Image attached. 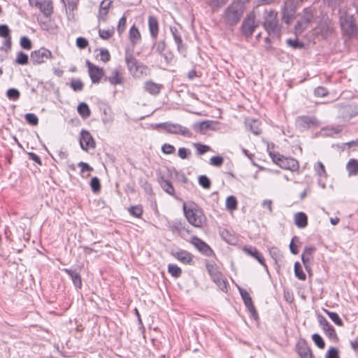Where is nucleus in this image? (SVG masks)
<instances>
[{"mask_svg":"<svg viewBox=\"0 0 358 358\" xmlns=\"http://www.w3.org/2000/svg\"><path fill=\"white\" fill-rule=\"evenodd\" d=\"M294 13V12L292 8L289 9L287 7H284L282 10V18L287 24H289L293 20Z\"/></svg>","mask_w":358,"mask_h":358,"instance_id":"nucleus-34","label":"nucleus"},{"mask_svg":"<svg viewBox=\"0 0 358 358\" xmlns=\"http://www.w3.org/2000/svg\"><path fill=\"white\" fill-rule=\"evenodd\" d=\"M105 80L109 82L111 85H122L125 82L124 73L120 67H116L110 71L108 76L105 77Z\"/></svg>","mask_w":358,"mask_h":358,"instance_id":"nucleus-11","label":"nucleus"},{"mask_svg":"<svg viewBox=\"0 0 358 358\" xmlns=\"http://www.w3.org/2000/svg\"><path fill=\"white\" fill-rule=\"evenodd\" d=\"M346 170L349 176H355L358 174V160L350 159L346 164Z\"/></svg>","mask_w":358,"mask_h":358,"instance_id":"nucleus-30","label":"nucleus"},{"mask_svg":"<svg viewBox=\"0 0 358 358\" xmlns=\"http://www.w3.org/2000/svg\"><path fill=\"white\" fill-rule=\"evenodd\" d=\"M171 32L175 41V43L177 45L178 52L180 53H185L186 51V48L182 43V40L179 31L176 27H171Z\"/></svg>","mask_w":358,"mask_h":358,"instance_id":"nucleus-25","label":"nucleus"},{"mask_svg":"<svg viewBox=\"0 0 358 358\" xmlns=\"http://www.w3.org/2000/svg\"><path fill=\"white\" fill-rule=\"evenodd\" d=\"M312 339L315 344L320 349H323L325 346L324 341L321 336L318 334H313L312 335Z\"/></svg>","mask_w":358,"mask_h":358,"instance_id":"nucleus-50","label":"nucleus"},{"mask_svg":"<svg viewBox=\"0 0 358 358\" xmlns=\"http://www.w3.org/2000/svg\"><path fill=\"white\" fill-rule=\"evenodd\" d=\"M326 358H339L338 350L334 347L330 348L326 354Z\"/></svg>","mask_w":358,"mask_h":358,"instance_id":"nucleus-63","label":"nucleus"},{"mask_svg":"<svg viewBox=\"0 0 358 358\" xmlns=\"http://www.w3.org/2000/svg\"><path fill=\"white\" fill-rule=\"evenodd\" d=\"M29 3L31 6L37 8L46 17H50L53 13L52 0H29Z\"/></svg>","mask_w":358,"mask_h":358,"instance_id":"nucleus-9","label":"nucleus"},{"mask_svg":"<svg viewBox=\"0 0 358 358\" xmlns=\"http://www.w3.org/2000/svg\"><path fill=\"white\" fill-rule=\"evenodd\" d=\"M243 252L255 258V259H257L259 264H261L264 267V268L268 271V267H267V265L265 264L264 262V257L262 256V255L257 250L256 248L253 247V246H245L243 248Z\"/></svg>","mask_w":358,"mask_h":358,"instance_id":"nucleus-21","label":"nucleus"},{"mask_svg":"<svg viewBox=\"0 0 358 358\" xmlns=\"http://www.w3.org/2000/svg\"><path fill=\"white\" fill-rule=\"evenodd\" d=\"M270 156L273 161L280 168L291 171H296L299 168V162L292 157H286L278 153H270Z\"/></svg>","mask_w":358,"mask_h":358,"instance_id":"nucleus-6","label":"nucleus"},{"mask_svg":"<svg viewBox=\"0 0 358 358\" xmlns=\"http://www.w3.org/2000/svg\"><path fill=\"white\" fill-rule=\"evenodd\" d=\"M71 87L76 92L81 91L83 89V84L80 80L73 79L71 82Z\"/></svg>","mask_w":358,"mask_h":358,"instance_id":"nucleus-56","label":"nucleus"},{"mask_svg":"<svg viewBox=\"0 0 358 358\" xmlns=\"http://www.w3.org/2000/svg\"><path fill=\"white\" fill-rule=\"evenodd\" d=\"M125 63L129 73L134 78H141L147 75L148 67L139 62L134 56L133 53L127 50L125 52Z\"/></svg>","mask_w":358,"mask_h":358,"instance_id":"nucleus-1","label":"nucleus"},{"mask_svg":"<svg viewBox=\"0 0 358 358\" xmlns=\"http://www.w3.org/2000/svg\"><path fill=\"white\" fill-rule=\"evenodd\" d=\"M296 348L299 358H313L311 350L305 340L299 341Z\"/></svg>","mask_w":358,"mask_h":358,"instance_id":"nucleus-19","label":"nucleus"},{"mask_svg":"<svg viewBox=\"0 0 358 358\" xmlns=\"http://www.w3.org/2000/svg\"><path fill=\"white\" fill-rule=\"evenodd\" d=\"M229 0H208V5L211 7L213 12L217 11L220 7L224 6Z\"/></svg>","mask_w":358,"mask_h":358,"instance_id":"nucleus-42","label":"nucleus"},{"mask_svg":"<svg viewBox=\"0 0 358 358\" xmlns=\"http://www.w3.org/2000/svg\"><path fill=\"white\" fill-rule=\"evenodd\" d=\"M250 130L255 134L259 135L262 133V129L259 127V122L257 120H250L248 122Z\"/></svg>","mask_w":358,"mask_h":358,"instance_id":"nucleus-40","label":"nucleus"},{"mask_svg":"<svg viewBox=\"0 0 358 358\" xmlns=\"http://www.w3.org/2000/svg\"><path fill=\"white\" fill-rule=\"evenodd\" d=\"M226 208L230 210H234L237 208V201L235 196H229L227 198Z\"/></svg>","mask_w":358,"mask_h":358,"instance_id":"nucleus-48","label":"nucleus"},{"mask_svg":"<svg viewBox=\"0 0 358 358\" xmlns=\"http://www.w3.org/2000/svg\"><path fill=\"white\" fill-rule=\"evenodd\" d=\"M126 22H127V17L125 15H123L119 20L117 30L119 34V35L122 34V33L125 30L126 27Z\"/></svg>","mask_w":358,"mask_h":358,"instance_id":"nucleus-55","label":"nucleus"},{"mask_svg":"<svg viewBox=\"0 0 358 358\" xmlns=\"http://www.w3.org/2000/svg\"><path fill=\"white\" fill-rule=\"evenodd\" d=\"M264 22V27L269 35L273 34L279 37L280 34V26L277 19L278 13L273 10L266 11Z\"/></svg>","mask_w":358,"mask_h":358,"instance_id":"nucleus-4","label":"nucleus"},{"mask_svg":"<svg viewBox=\"0 0 358 358\" xmlns=\"http://www.w3.org/2000/svg\"><path fill=\"white\" fill-rule=\"evenodd\" d=\"M63 271L71 277L73 283L76 287L79 289L81 288L82 280L80 275L78 273L69 268H64Z\"/></svg>","mask_w":358,"mask_h":358,"instance_id":"nucleus-28","label":"nucleus"},{"mask_svg":"<svg viewBox=\"0 0 358 358\" xmlns=\"http://www.w3.org/2000/svg\"><path fill=\"white\" fill-rule=\"evenodd\" d=\"M156 51L162 54L166 49V45L165 41H159L155 44Z\"/></svg>","mask_w":358,"mask_h":358,"instance_id":"nucleus-60","label":"nucleus"},{"mask_svg":"<svg viewBox=\"0 0 358 358\" xmlns=\"http://www.w3.org/2000/svg\"><path fill=\"white\" fill-rule=\"evenodd\" d=\"M80 145L85 151H87L90 148L94 149L95 148V141L88 131L83 129L80 131Z\"/></svg>","mask_w":358,"mask_h":358,"instance_id":"nucleus-15","label":"nucleus"},{"mask_svg":"<svg viewBox=\"0 0 358 358\" xmlns=\"http://www.w3.org/2000/svg\"><path fill=\"white\" fill-rule=\"evenodd\" d=\"M241 296L244 301L245 306L248 308L249 311H255V306L252 303V298L248 292L243 289H240Z\"/></svg>","mask_w":358,"mask_h":358,"instance_id":"nucleus-29","label":"nucleus"},{"mask_svg":"<svg viewBox=\"0 0 358 358\" xmlns=\"http://www.w3.org/2000/svg\"><path fill=\"white\" fill-rule=\"evenodd\" d=\"M76 45L80 49H85L88 45V41L85 38L78 37L76 39Z\"/></svg>","mask_w":358,"mask_h":358,"instance_id":"nucleus-61","label":"nucleus"},{"mask_svg":"<svg viewBox=\"0 0 358 358\" xmlns=\"http://www.w3.org/2000/svg\"><path fill=\"white\" fill-rule=\"evenodd\" d=\"M6 96L9 100L17 101L20 96V93L15 88H10L6 92Z\"/></svg>","mask_w":358,"mask_h":358,"instance_id":"nucleus-45","label":"nucleus"},{"mask_svg":"<svg viewBox=\"0 0 358 358\" xmlns=\"http://www.w3.org/2000/svg\"><path fill=\"white\" fill-rule=\"evenodd\" d=\"M189 243L192 244L203 255L207 257H210L213 255V251L210 248V246L197 236H192L189 241Z\"/></svg>","mask_w":358,"mask_h":358,"instance_id":"nucleus-12","label":"nucleus"},{"mask_svg":"<svg viewBox=\"0 0 358 358\" xmlns=\"http://www.w3.org/2000/svg\"><path fill=\"white\" fill-rule=\"evenodd\" d=\"M90 187L93 192L96 193L100 191L101 184L97 177H93L90 181Z\"/></svg>","mask_w":358,"mask_h":358,"instance_id":"nucleus-52","label":"nucleus"},{"mask_svg":"<svg viewBox=\"0 0 358 358\" xmlns=\"http://www.w3.org/2000/svg\"><path fill=\"white\" fill-rule=\"evenodd\" d=\"M163 88L162 84L155 83L152 81H146L144 84V90L152 95L158 94Z\"/></svg>","mask_w":358,"mask_h":358,"instance_id":"nucleus-26","label":"nucleus"},{"mask_svg":"<svg viewBox=\"0 0 358 358\" xmlns=\"http://www.w3.org/2000/svg\"><path fill=\"white\" fill-rule=\"evenodd\" d=\"M148 27L151 37L156 40L159 33V22L156 17L150 15L148 17Z\"/></svg>","mask_w":358,"mask_h":358,"instance_id":"nucleus-24","label":"nucleus"},{"mask_svg":"<svg viewBox=\"0 0 358 358\" xmlns=\"http://www.w3.org/2000/svg\"><path fill=\"white\" fill-rule=\"evenodd\" d=\"M169 273L174 278H178L182 273L181 268L176 264H170L168 265Z\"/></svg>","mask_w":358,"mask_h":358,"instance_id":"nucleus-41","label":"nucleus"},{"mask_svg":"<svg viewBox=\"0 0 358 358\" xmlns=\"http://www.w3.org/2000/svg\"><path fill=\"white\" fill-rule=\"evenodd\" d=\"M100 59L103 62H107L110 59V55L107 49H101Z\"/></svg>","mask_w":358,"mask_h":358,"instance_id":"nucleus-62","label":"nucleus"},{"mask_svg":"<svg viewBox=\"0 0 358 358\" xmlns=\"http://www.w3.org/2000/svg\"><path fill=\"white\" fill-rule=\"evenodd\" d=\"M223 162L224 159L221 156H213L210 159V164L215 166H220Z\"/></svg>","mask_w":358,"mask_h":358,"instance_id":"nucleus-59","label":"nucleus"},{"mask_svg":"<svg viewBox=\"0 0 358 358\" xmlns=\"http://www.w3.org/2000/svg\"><path fill=\"white\" fill-rule=\"evenodd\" d=\"M20 45L25 50H30L31 48V42L27 36H22L20 38Z\"/></svg>","mask_w":358,"mask_h":358,"instance_id":"nucleus-58","label":"nucleus"},{"mask_svg":"<svg viewBox=\"0 0 358 358\" xmlns=\"http://www.w3.org/2000/svg\"><path fill=\"white\" fill-rule=\"evenodd\" d=\"M86 65L88 68V72L92 82L93 83H99L104 75L103 68L93 64L88 60L86 61Z\"/></svg>","mask_w":358,"mask_h":358,"instance_id":"nucleus-13","label":"nucleus"},{"mask_svg":"<svg viewBox=\"0 0 358 358\" xmlns=\"http://www.w3.org/2000/svg\"><path fill=\"white\" fill-rule=\"evenodd\" d=\"M328 94V90L324 87H317L315 90V95L318 97H324Z\"/></svg>","mask_w":358,"mask_h":358,"instance_id":"nucleus-64","label":"nucleus"},{"mask_svg":"<svg viewBox=\"0 0 358 358\" xmlns=\"http://www.w3.org/2000/svg\"><path fill=\"white\" fill-rule=\"evenodd\" d=\"M184 213L189 223L194 227H201L205 222L206 217L202 210L196 206L187 208L183 206Z\"/></svg>","mask_w":358,"mask_h":358,"instance_id":"nucleus-3","label":"nucleus"},{"mask_svg":"<svg viewBox=\"0 0 358 358\" xmlns=\"http://www.w3.org/2000/svg\"><path fill=\"white\" fill-rule=\"evenodd\" d=\"M155 127L157 129L162 128L167 133L171 134L181 135L187 138H190L192 136V133L189 129L177 123H171L169 122H162L155 124Z\"/></svg>","mask_w":358,"mask_h":358,"instance_id":"nucleus-5","label":"nucleus"},{"mask_svg":"<svg viewBox=\"0 0 358 358\" xmlns=\"http://www.w3.org/2000/svg\"><path fill=\"white\" fill-rule=\"evenodd\" d=\"M316 248L313 245L307 246L304 248L301 254V260L306 270L309 272L310 270V264L313 259V254Z\"/></svg>","mask_w":358,"mask_h":358,"instance_id":"nucleus-17","label":"nucleus"},{"mask_svg":"<svg viewBox=\"0 0 358 358\" xmlns=\"http://www.w3.org/2000/svg\"><path fill=\"white\" fill-rule=\"evenodd\" d=\"M159 184L163 190L171 196H174L175 189L172 183L169 180L162 178Z\"/></svg>","mask_w":358,"mask_h":358,"instance_id":"nucleus-32","label":"nucleus"},{"mask_svg":"<svg viewBox=\"0 0 358 358\" xmlns=\"http://www.w3.org/2000/svg\"><path fill=\"white\" fill-rule=\"evenodd\" d=\"M317 320L326 336L332 341H337L338 336L336 331L326 318L322 315H318Z\"/></svg>","mask_w":358,"mask_h":358,"instance_id":"nucleus-14","label":"nucleus"},{"mask_svg":"<svg viewBox=\"0 0 358 358\" xmlns=\"http://www.w3.org/2000/svg\"><path fill=\"white\" fill-rule=\"evenodd\" d=\"M256 16L254 12L250 13L243 20L241 25V31L246 38L252 36L255 29L257 27Z\"/></svg>","mask_w":358,"mask_h":358,"instance_id":"nucleus-8","label":"nucleus"},{"mask_svg":"<svg viewBox=\"0 0 358 358\" xmlns=\"http://www.w3.org/2000/svg\"><path fill=\"white\" fill-rule=\"evenodd\" d=\"M298 125L303 129H308L311 127H315L319 125V121L315 117L313 116H301L299 117L297 120Z\"/></svg>","mask_w":358,"mask_h":358,"instance_id":"nucleus-20","label":"nucleus"},{"mask_svg":"<svg viewBox=\"0 0 358 358\" xmlns=\"http://www.w3.org/2000/svg\"><path fill=\"white\" fill-rule=\"evenodd\" d=\"M172 255L184 264H190L193 260L192 255L185 250L172 252Z\"/></svg>","mask_w":358,"mask_h":358,"instance_id":"nucleus-23","label":"nucleus"},{"mask_svg":"<svg viewBox=\"0 0 358 358\" xmlns=\"http://www.w3.org/2000/svg\"><path fill=\"white\" fill-rule=\"evenodd\" d=\"M244 11V6L238 5L236 2H232L224 9L222 17L227 24L235 25L240 21Z\"/></svg>","mask_w":358,"mask_h":358,"instance_id":"nucleus-2","label":"nucleus"},{"mask_svg":"<svg viewBox=\"0 0 358 358\" xmlns=\"http://www.w3.org/2000/svg\"><path fill=\"white\" fill-rule=\"evenodd\" d=\"M28 61L29 57L27 54L22 51L17 52V57L15 59L16 64L20 65H26L28 64Z\"/></svg>","mask_w":358,"mask_h":358,"instance_id":"nucleus-46","label":"nucleus"},{"mask_svg":"<svg viewBox=\"0 0 358 358\" xmlns=\"http://www.w3.org/2000/svg\"><path fill=\"white\" fill-rule=\"evenodd\" d=\"M287 45L292 49H302L304 47L303 42L298 41V39L288 38L286 40Z\"/></svg>","mask_w":358,"mask_h":358,"instance_id":"nucleus-43","label":"nucleus"},{"mask_svg":"<svg viewBox=\"0 0 358 358\" xmlns=\"http://www.w3.org/2000/svg\"><path fill=\"white\" fill-rule=\"evenodd\" d=\"M52 57L51 51L45 48H41L31 53V60L34 65L43 64Z\"/></svg>","mask_w":358,"mask_h":358,"instance_id":"nucleus-10","label":"nucleus"},{"mask_svg":"<svg viewBox=\"0 0 358 358\" xmlns=\"http://www.w3.org/2000/svg\"><path fill=\"white\" fill-rule=\"evenodd\" d=\"M206 268L210 275L211 278L220 275L222 273L220 271L218 266L214 262L206 261Z\"/></svg>","mask_w":358,"mask_h":358,"instance_id":"nucleus-31","label":"nucleus"},{"mask_svg":"<svg viewBox=\"0 0 358 358\" xmlns=\"http://www.w3.org/2000/svg\"><path fill=\"white\" fill-rule=\"evenodd\" d=\"M294 274L296 277L300 280H305L306 279V275L303 271L302 266L298 262H295L294 264Z\"/></svg>","mask_w":358,"mask_h":358,"instance_id":"nucleus-39","label":"nucleus"},{"mask_svg":"<svg viewBox=\"0 0 358 358\" xmlns=\"http://www.w3.org/2000/svg\"><path fill=\"white\" fill-rule=\"evenodd\" d=\"M162 151L163 153L166 155H171L174 153L176 151V148L173 145L169 144V143H164L162 146Z\"/></svg>","mask_w":358,"mask_h":358,"instance_id":"nucleus-57","label":"nucleus"},{"mask_svg":"<svg viewBox=\"0 0 358 358\" xmlns=\"http://www.w3.org/2000/svg\"><path fill=\"white\" fill-rule=\"evenodd\" d=\"M313 19L312 10L308 8H304L303 13L294 27V32L296 35L301 34L310 24Z\"/></svg>","mask_w":358,"mask_h":358,"instance_id":"nucleus-7","label":"nucleus"},{"mask_svg":"<svg viewBox=\"0 0 358 358\" xmlns=\"http://www.w3.org/2000/svg\"><path fill=\"white\" fill-rule=\"evenodd\" d=\"M10 31L8 25L0 24V37L4 38L2 50L8 51L10 50L12 45Z\"/></svg>","mask_w":358,"mask_h":358,"instance_id":"nucleus-18","label":"nucleus"},{"mask_svg":"<svg viewBox=\"0 0 358 358\" xmlns=\"http://www.w3.org/2000/svg\"><path fill=\"white\" fill-rule=\"evenodd\" d=\"M193 146L196 150V154L201 155L210 150V147L207 145H203L200 143H194Z\"/></svg>","mask_w":358,"mask_h":358,"instance_id":"nucleus-44","label":"nucleus"},{"mask_svg":"<svg viewBox=\"0 0 358 358\" xmlns=\"http://www.w3.org/2000/svg\"><path fill=\"white\" fill-rule=\"evenodd\" d=\"M129 212L132 216L139 218L143 214V208L141 205L134 206L129 209Z\"/></svg>","mask_w":358,"mask_h":358,"instance_id":"nucleus-47","label":"nucleus"},{"mask_svg":"<svg viewBox=\"0 0 358 358\" xmlns=\"http://www.w3.org/2000/svg\"><path fill=\"white\" fill-rule=\"evenodd\" d=\"M199 184L205 189H209L210 187V180L204 175L199 177Z\"/></svg>","mask_w":358,"mask_h":358,"instance_id":"nucleus-54","label":"nucleus"},{"mask_svg":"<svg viewBox=\"0 0 358 358\" xmlns=\"http://www.w3.org/2000/svg\"><path fill=\"white\" fill-rule=\"evenodd\" d=\"M269 254L275 262H277L282 257L280 251L277 247H271L269 248Z\"/></svg>","mask_w":358,"mask_h":358,"instance_id":"nucleus-51","label":"nucleus"},{"mask_svg":"<svg viewBox=\"0 0 358 358\" xmlns=\"http://www.w3.org/2000/svg\"><path fill=\"white\" fill-rule=\"evenodd\" d=\"M341 26L343 32L351 37L355 34L357 28L351 17H341Z\"/></svg>","mask_w":358,"mask_h":358,"instance_id":"nucleus-16","label":"nucleus"},{"mask_svg":"<svg viewBox=\"0 0 358 358\" xmlns=\"http://www.w3.org/2000/svg\"><path fill=\"white\" fill-rule=\"evenodd\" d=\"M213 282L217 285V286L220 288L222 292H227V283L224 280L222 274L221 273L219 275H217L212 278Z\"/></svg>","mask_w":358,"mask_h":358,"instance_id":"nucleus-36","label":"nucleus"},{"mask_svg":"<svg viewBox=\"0 0 358 358\" xmlns=\"http://www.w3.org/2000/svg\"><path fill=\"white\" fill-rule=\"evenodd\" d=\"M115 33L114 28H111L109 29H99V36L104 40H107L112 37Z\"/></svg>","mask_w":358,"mask_h":358,"instance_id":"nucleus-49","label":"nucleus"},{"mask_svg":"<svg viewBox=\"0 0 358 358\" xmlns=\"http://www.w3.org/2000/svg\"><path fill=\"white\" fill-rule=\"evenodd\" d=\"M129 38L131 41V43L136 44L141 41V34L139 32L138 29L133 25L129 31Z\"/></svg>","mask_w":358,"mask_h":358,"instance_id":"nucleus-33","label":"nucleus"},{"mask_svg":"<svg viewBox=\"0 0 358 358\" xmlns=\"http://www.w3.org/2000/svg\"><path fill=\"white\" fill-rule=\"evenodd\" d=\"M26 121L31 125L35 126L38 124V118L34 113H27L24 116Z\"/></svg>","mask_w":358,"mask_h":358,"instance_id":"nucleus-53","label":"nucleus"},{"mask_svg":"<svg viewBox=\"0 0 358 358\" xmlns=\"http://www.w3.org/2000/svg\"><path fill=\"white\" fill-rule=\"evenodd\" d=\"M324 312L329 316V317L334 322L336 325L339 327L343 326V322L339 315L335 313L329 311L327 309H324Z\"/></svg>","mask_w":358,"mask_h":358,"instance_id":"nucleus-35","label":"nucleus"},{"mask_svg":"<svg viewBox=\"0 0 358 358\" xmlns=\"http://www.w3.org/2000/svg\"><path fill=\"white\" fill-rule=\"evenodd\" d=\"M294 224L298 228H305L308 224V218L306 215L303 212L296 213L294 215Z\"/></svg>","mask_w":358,"mask_h":358,"instance_id":"nucleus-27","label":"nucleus"},{"mask_svg":"<svg viewBox=\"0 0 358 358\" xmlns=\"http://www.w3.org/2000/svg\"><path fill=\"white\" fill-rule=\"evenodd\" d=\"M78 112L83 118H87L90 115V110L88 105L85 103H80L78 106Z\"/></svg>","mask_w":358,"mask_h":358,"instance_id":"nucleus-37","label":"nucleus"},{"mask_svg":"<svg viewBox=\"0 0 358 358\" xmlns=\"http://www.w3.org/2000/svg\"><path fill=\"white\" fill-rule=\"evenodd\" d=\"M314 169L320 178H324V179L327 178V174L324 166L321 162H317L315 164Z\"/></svg>","mask_w":358,"mask_h":358,"instance_id":"nucleus-38","label":"nucleus"},{"mask_svg":"<svg viewBox=\"0 0 358 358\" xmlns=\"http://www.w3.org/2000/svg\"><path fill=\"white\" fill-rule=\"evenodd\" d=\"M113 1L111 0H103L99 6L97 18L99 21L106 22Z\"/></svg>","mask_w":358,"mask_h":358,"instance_id":"nucleus-22","label":"nucleus"}]
</instances>
